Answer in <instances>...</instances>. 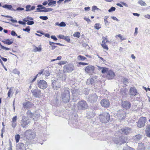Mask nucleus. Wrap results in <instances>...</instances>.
<instances>
[{"instance_id": "62", "label": "nucleus", "mask_w": 150, "mask_h": 150, "mask_svg": "<svg viewBox=\"0 0 150 150\" xmlns=\"http://www.w3.org/2000/svg\"><path fill=\"white\" fill-rule=\"evenodd\" d=\"M120 93L123 96H125L126 95L125 92L124 91H120Z\"/></svg>"}, {"instance_id": "17", "label": "nucleus", "mask_w": 150, "mask_h": 150, "mask_svg": "<svg viewBox=\"0 0 150 150\" xmlns=\"http://www.w3.org/2000/svg\"><path fill=\"white\" fill-rule=\"evenodd\" d=\"M23 105L25 109L28 110L32 108L33 106V104L29 102L28 101L23 103Z\"/></svg>"}, {"instance_id": "38", "label": "nucleus", "mask_w": 150, "mask_h": 150, "mask_svg": "<svg viewBox=\"0 0 150 150\" xmlns=\"http://www.w3.org/2000/svg\"><path fill=\"white\" fill-rule=\"evenodd\" d=\"M77 59L78 60H84L86 59V58L84 57L81 56V55H79Z\"/></svg>"}, {"instance_id": "14", "label": "nucleus", "mask_w": 150, "mask_h": 150, "mask_svg": "<svg viewBox=\"0 0 150 150\" xmlns=\"http://www.w3.org/2000/svg\"><path fill=\"white\" fill-rule=\"evenodd\" d=\"M115 76V74L114 72L110 70L107 72L106 77L108 79H113Z\"/></svg>"}, {"instance_id": "61", "label": "nucleus", "mask_w": 150, "mask_h": 150, "mask_svg": "<svg viewBox=\"0 0 150 150\" xmlns=\"http://www.w3.org/2000/svg\"><path fill=\"white\" fill-rule=\"evenodd\" d=\"M51 38L52 39H53L54 40H55V41L57 40V38L56 37V36H54V35L51 36Z\"/></svg>"}, {"instance_id": "52", "label": "nucleus", "mask_w": 150, "mask_h": 150, "mask_svg": "<svg viewBox=\"0 0 150 150\" xmlns=\"http://www.w3.org/2000/svg\"><path fill=\"white\" fill-rule=\"evenodd\" d=\"M115 8L113 7H112L110 8L108 10V12H110L112 11H114L115 10Z\"/></svg>"}, {"instance_id": "15", "label": "nucleus", "mask_w": 150, "mask_h": 150, "mask_svg": "<svg viewBox=\"0 0 150 150\" xmlns=\"http://www.w3.org/2000/svg\"><path fill=\"white\" fill-rule=\"evenodd\" d=\"M122 105L124 108L127 109L130 108L131 107V104L129 102L125 101L122 102Z\"/></svg>"}, {"instance_id": "44", "label": "nucleus", "mask_w": 150, "mask_h": 150, "mask_svg": "<svg viewBox=\"0 0 150 150\" xmlns=\"http://www.w3.org/2000/svg\"><path fill=\"white\" fill-rule=\"evenodd\" d=\"M23 30L24 31H26L28 33H29V31L30 30V28L29 26H28L27 27L23 29Z\"/></svg>"}, {"instance_id": "40", "label": "nucleus", "mask_w": 150, "mask_h": 150, "mask_svg": "<svg viewBox=\"0 0 150 150\" xmlns=\"http://www.w3.org/2000/svg\"><path fill=\"white\" fill-rule=\"evenodd\" d=\"M13 72L14 74L18 75H19L20 74V71L17 69H16L13 70Z\"/></svg>"}, {"instance_id": "6", "label": "nucleus", "mask_w": 150, "mask_h": 150, "mask_svg": "<svg viewBox=\"0 0 150 150\" xmlns=\"http://www.w3.org/2000/svg\"><path fill=\"white\" fill-rule=\"evenodd\" d=\"M31 92L32 93L33 96L35 98H40L42 95L40 90L37 87L34 89L31 90Z\"/></svg>"}, {"instance_id": "7", "label": "nucleus", "mask_w": 150, "mask_h": 150, "mask_svg": "<svg viewBox=\"0 0 150 150\" xmlns=\"http://www.w3.org/2000/svg\"><path fill=\"white\" fill-rule=\"evenodd\" d=\"M37 85L39 88L42 89H45L47 86V83L43 80L38 81Z\"/></svg>"}, {"instance_id": "45", "label": "nucleus", "mask_w": 150, "mask_h": 150, "mask_svg": "<svg viewBox=\"0 0 150 150\" xmlns=\"http://www.w3.org/2000/svg\"><path fill=\"white\" fill-rule=\"evenodd\" d=\"M24 9V8H23L22 7H18L16 9H15V11H23Z\"/></svg>"}, {"instance_id": "43", "label": "nucleus", "mask_w": 150, "mask_h": 150, "mask_svg": "<svg viewBox=\"0 0 150 150\" xmlns=\"http://www.w3.org/2000/svg\"><path fill=\"white\" fill-rule=\"evenodd\" d=\"M108 69L107 68H104V67H103L102 69L101 70V72L103 73H104L106 72H108Z\"/></svg>"}, {"instance_id": "63", "label": "nucleus", "mask_w": 150, "mask_h": 150, "mask_svg": "<svg viewBox=\"0 0 150 150\" xmlns=\"http://www.w3.org/2000/svg\"><path fill=\"white\" fill-rule=\"evenodd\" d=\"M104 22L105 25L107 26L108 25L109 22L107 21V20L104 19Z\"/></svg>"}, {"instance_id": "4", "label": "nucleus", "mask_w": 150, "mask_h": 150, "mask_svg": "<svg viewBox=\"0 0 150 150\" xmlns=\"http://www.w3.org/2000/svg\"><path fill=\"white\" fill-rule=\"evenodd\" d=\"M64 73H71L74 69V67L73 64L69 63L64 65L63 67Z\"/></svg>"}, {"instance_id": "42", "label": "nucleus", "mask_w": 150, "mask_h": 150, "mask_svg": "<svg viewBox=\"0 0 150 150\" xmlns=\"http://www.w3.org/2000/svg\"><path fill=\"white\" fill-rule=\"evenodd\" d=\"M56 3V1H52L49 2L48 4L49 6H52V5L55 4Z\"/></svg>"}, {"instance_id": "33", "label": "nucleus", "mask_w": 150, "mask_h": 150, "mask_svg": "<svg viewBox=\"0 0 150 150\" xmlns=\"http://www.w3.org/2000/svg\"><path fill=\"white\" fill-rule=\"evenodd\" d=\"M55 43L53 42H49V44L51 46L52 49L53 50L54 49L57 47L54 44Z\"/></svg>"}, {"instance_id": "37", "label": "nucleus", "mask_w": 150, "mask_h": 150, "mask_svg": "<svg viewBox=\"0 0 150 150\" xmlns=\"http://www.w3.org/2000/svg\"><path fill=\"white\" fill-rule=\"evenodd\" d=\"M94 27L97 29L98 30L101 27V25L99 23H96Z\"/></svg>"}, {"instance_id": "57", "label": "nucleus", "mask_w": 150, "mask_h": 150, "mask_svg": "<svg viewBox=\"0 0 150 150\" xmlns=\"http://www.w3.org/2000/svg\"><path fill=\"white\" fill-rule=\"evenodd\" d=\"M88 81H90L91 84H93L94 82V80L93 78H89L88 79Z\"/></svg>"}, {"instance_id": "1", "label": "nucleus", "mask_w": 150, "mask_h": 150, "mask_svg": "<svg viewBox=\"0 0 150 150\" xmlns=\"http://www.w3.org/2000/svg\"><path fill=\"white\" fill-rule=\"evenodd\" d=\"M62 101L64 103H67L69 101L70 99V95L68 88H66L64 89V91L62 93Z\"/></svg>"}, {"instance_id": "10", "label": "nucleus", "mask_w": 150, "mask_h": 150, "mask_svg": "<svg viewBox=\"0 0 150 150\" xmlns=\"http://www.w3.org/2000/svg\"><path fill=\"white\" fill-rule=\"evenodd\" d=\"M21 121V125L23 128L26 127V126L28 125L30 122V120L24 116L22 117V119Z\"/></svg>"}, {"instance_id": "48", "label": "nucleus", "mask_w": 150, "mask_h": 150, "mask_svg": "<svg viewBox=\"0 0 150 150\" xmlns=\"http://www.w3.org/2000/svg\"><path fill=\"white\" fill-rule=\"evenodd\" d=\"M80 33L79 32H77L74 35V36L78 38L80 37Z\"/></svg>"}, {"instance_id": "13", "label": "nucleus", "mask_w": 150, "mask_h": 150, "mask_svg": "<svg viewBox=\"0 0 150 150\" xmlns=\"http://www.w3.org/2000/svg\"><path fill=\"white\" fill-rule=\"evenodd\" d=\"M100 103L102 106L104 108H108L110 105L109 100L106 99H103Z\"/></svg>"}, {"instance_id": "20", "label": "nucleus", "mask_w": 150, "mask_h": 150, "mask_svg": "<svg viewBox=\"0 0 150 150\" xmlns=\"http://www.w3.org/2000/svg\"><path fill=\"white\" fill-rule=\"evenodd\" d=\"M58 37L61 39L64 40L69 42L70 41V40L69 36H65L64 35H59Z\"/></svg>"}, {"instance_id": "3", "label": "nucleus", "mask_w": 150, "mask_h": 150, "mask_svg": "<svg viewBox=\"0 0 150 150\" xmlns=\"http://www.w3.org/2000/svg\"><path fill=\"white\" fill-rule=\"evenodd\" d=\"M99 119L100 122L104 123L108 122L110 119V116L108 113L105 112L99 115Z\"/></svg>"}, {"instance_id": "41", "label": "nucleus", "mask_w": 150, "mask_h": 150, "mask_svg": "<svg viewBox=\"0 0 150 150\" xmlns=\"http://www.w3.org/2000/svg\"><path fill=\"white\" fill-rule=\"evenodd\" d=\"M31 7V5H28L26 6L25 8L26 9L25 11H30V8Z\"/></svg>"}, {"instance_id": "29", "label": "nucleus", "mask_w": 150, "mask_h": 150, "mask_svg": "<svg viewBox=\"0 0 150 150\" xmlns=\"http://www.w3.org/2000/svg\"><path fill=\"white\" fill-rule=\"evenodd\" d=\"M35 47V48L33 50V51L34 52H40L42 50V48L41 47H39V48L35 46H34Z\"/></svg>"}, {"instance_id": "35", "label": "nucleus", "mask_w": 150, "mask_h": 150, "mask_svg": "<svg viewBox=\"0 0 150 150\" xmlns=\"http://www.w3.org/2000/svg\"><path fill=\"white\" fill-rule=\"evenodd\" d=\"M27 114L29 117H32L34 115L29 110H28L27 112Z\"/></svg>"}, {"instance_id": "47", "label": "nucleus", "mask_w": 150, "mask_h": 150, "mask_svg": "<svg viewBox=\"0 0 150 150\" xmlns=\"http://www.w3.org/2000/svg\"><path fill=\"white\" fill-rule=\"evenodd\" d=\"M117 36L118 37L122 40H125L126 39V38H123L121 34L117 35L115 36V37Z\"/></svg>"}, {"instance_id": "19", "label": "nucleus", "mask_w": 150, "mask_h": 150, "mask_svg": "<svg viewBox=\"0 0 150 150\" xmlns=\"http://www.w3.org/2000/svg\"><path fill=\"white\" fill-rule=\"evenodd\" d=\"M122 132L125 134H127L131 132V129L129 128L125 127L121 129Z\"/></svg>"}, {"instance_id": "64", "label": "nucleus", "mask_w": 150, "mask_h": 150, "mask_svg": "<svg viewBox=\"0 0 150 150\" xmlns=\"http://www.w3.org/2000/svg\"><path fill=\"white\" fill-rule=\"evenodd\" d=\"M96 9H99L98 8H97V6H94L92 7V11H95Z\"/></svg>"}, {"instance_id": "32", "label": "nucleus", "mask_w": 150, "mask_h": 150, "mask_svg": "<svg viewBox=\"0 0 150 150\" xmlns=\"http://www.w3.org/2000/svg\"><path fill=\"white\" fill-rule=\"evenodd\" d=\"M40 115L36 113H35L34 114L33 116V120H36L38 119V118L40 117Z\"/></svg>"}, {"instance_id": "50", "label": "nucleus", "mask_w": 150, "mask_h": 150, "mask_svg": "<svg viewBox=\"0 0 150 150\" xmlns=\"http://www.w3.org/2000/svg\"><path fill=\"white\" fill-rule=\"evenodd\" d=\"M40 18L44 20H46L48 19V17L47 16H40Z\"/></svg>"}, {"instance_id": "12", "label": "nucleus", "mask_w": 150, "mask_h": 150, "mask_svg": "<svg viewBox=\"0 0 150 150\" xmlns=\"http://www.w3.org/2000/svg\"><path fill=\"white\" fill-rule=\"evenodd\" d=\"M94 69L95 68L94 66L89 65L85 67V70L86 73L91 74L94 72Z\"/></svg>"}, {"instance_id": "39", "label": "nucleus", "mask_w": 150, "mask_h": 150, "mask_svg": "<svg viewBox=\"0 0 150 150\" xmlns=\"http://www.w3.org/2000/svg\"><path fill=\"white\" fill-rule=\"evenodd\" d=\"M1 48L2 49L6 50H9L10 49L9 48H7L3 46L1 43L0 44Z\"/></svg>"}, {"instance_id": "56", "label": "nucleus", "mask_w": 150, "mask_h": 150, "mask_svg": "<svg viewBox=\"0 0 150 150\" xmlns=\"http://www.w3.org/2000/svg\"><path fill=\"white\" fill-rule=\"evenodd\" d=\"M11 35L13 36H17V34L16 32L13 30H12L11 32Z\"/></svg>"}, {"instance_id": "46", "label": "nucleus", "mask_w": 150, "mask_h": 150, "mask_svg": "<svg viewBox=\"0 0 150 150\" xmlns=\"http://www.w3.org/2000/svg\"><path fill=\"white\" fill-rule=\"evenodd\" d=\"M67 61H60L59 63H58V65H61L62 64H66L67 63Z\"/></svg>"}, {"instance_id": "31", "label": "nucleus", "mask_w": 150, "mask_h": 150, "mask_svg": "<svg viewBox=\"0 0 150 150\" xmlns=\"http://www.w3.org/2000/svg\"><path fill=\"white\" fill-rule=\"evenodd\" d=\"M138 3L142 6H146V4L145 2L142 0H139L138 1Z\"/></svg>"}, {"instance_id": "58", "label": "nucleus", "mask_w": 150, "mask_h": 150, "mask_svg": "<svg viewBox=\"0 0 150 150\" xmlns=\"http://www.w3.org/2000/svg\"><path fill=\"white\" fill-rule=\"evenodd\" d=\"M10 147L8 149V150H12V146L11 145V142L10 141L9 142Z\"/></svg>"}, {"instance_id": "49", "label": "nucleus", "mask_w": 150, "mask_h": 150, "mask_svg": "<svg viewBox=\"0 0 150 150\" xmlns=\"http://www.w3.org/2000/svg\"><path fill=\"white\" fill-rule=\"evenodd\" d=\"M146 135L148 137H150V131L149 130H146Z\"/></svg>"}, {"instance_id": "51", "label": "nucleus", "mask_w": 150, "mask_h": 150, "mask_svg": "<svg viewBox=\"0 0 150 150\" xmlns=\"http://www.w3.org/2000/svg\"><path fill=\"white\" fill-rule=\"evenodd\" d=\"M45 74L46 76H49L50 74V73L48 71H46L44 73Z\"/></svg>"}, {"instance_id": "59", "label": "nucleus", "mask_w": 150, "mask_h": 150, "mask_svg": "<svg viewBox=\"0 0 150 150\" xmlns=\"http://www.w3.org/2000/svg\"><path fill=\"white\" fill-rule=\"evenodd\" d=\"M107 36H106L105 37H102L103 39L104 40H105L106 42H109V41L107 40Z\"/></svg>"}, {"instance_id": "11", "label": "nucleus", "mask_w": 150, "mask_h": 150, "mask_svg": "<svg viewBox=\"0 0 150 150\" xmlns=\"http://www.w3.org/2000/svg\"><path fill=\"white\" fill-rule=\"evenodd\" d=\"M88 99L89 101L93 103L97 100L98 96L95 93L92 94L88 96Z\"/></svg>"}, {"instance_id": "9", "label": "nucleus", "mask_w": 150, "mask_h": 150, "mask_svg": "<svg viewBox=\"0 0 150 150\" xmlns=\"http://www.w3.org/2000/svg\"><path fill=\"white\" fill-rule=\"evenodd\" d=\"M87 107L86 102L84 100H81L78 103V108L79 110H84Z\"/></svg>"}, {"instance_id": "55", "label": "nucleus", "mask_w": 150, "mask_h": 150, "mask_svg": "<svg viewBox=\"0 0 150 150\" xmlns=\"http://www.w3.org/2000/svg\"><path fill=\"white\" fill-rule=\"evenodd\" d=\"M12 93V91L11 90V88L10 89L8 92V96L9 97H10V95L11 93Z\"/></svg>"}, {"instance_id": "22", "label": "nucleus", "mask_w": 150, "mask_h": 150, "mask_svg": "<svg viewBox=\"0 0 150 150\" xmlns=\"http://www.w3.org/2000/svg\"><path fill=\"white\" fill-rule=\"evenodd\" d=\"M17 119V117L16 116L14 117L12 119V126L13 128H15L16 125V120Z\"/></svg>"}, {"instance_id": "18", "label": "nucleus", "mask_w": 150, "mask_h": 150, "mask_svg": "<svg viewBox=\"0 0 150 150\" xmlns=\"http://www.w3.org/2000/svg\"><path fill=\"white\" fill-rule=\"evenodd\" d=\"M3 8L6 9L10 11H15V9L13 8V6L9 4H5L1 6Z\"/></svg>"}, {"instance_id": "5", "label": "nucleus", "mask_w": 150, "mask_h": 150, "mask_svg": "<svg viewBox=\"0 0 150 150\" xmlns=\"http://www.w3.org/2000/svg\"><path fill=\"white\" fill-rule=\"evenodd\" d=\"M52 86L53 89L58 90L61 88L60 80L59 79L55 78L52 80Z\"/></svg>"}, {"instance_id": "27", "label": "nucleus", "mask_w": 150, "mask_h": 150, "mask_svg": "<svg viewBox=\"0 0 150 150\" xmlns=\"http://www.w3.org/2000/svg\"><path fill=\"white\" fill-rule=\"evenodd\" d=\"M53 10V9L51 8H46L45 7L44 9L41 10H39L36 11L35 12H47L49 11H51Z\"/></svg>"}, {"instance_id": "53", "label": "nucleus", "mask_w": 150, "mask_h": 150, "mask_svg": "<svg viewBox=\"0 0 150 150\" xmlns=\"http://www.w3.org/2000/svg\"><path fill=\"white\" fill-rule=\"evenodd\" d=\"M66 25V24L64 22H62L60 23L59 26L65 27Z\"/></svg>"}, {"instance_id": "26", "label": "nucleus", "mask_w": 150, "mask_h": 150, "mask_svg": "<svg viewBox=\"0 0 150 150\" xmlns=\"http://www.w3.org/2000/svg\"><path fill=\"white\" fill-rule=\"evenodd\" d=\"M73 96L74 97V99H78L79 98L78 96L79 95V93H78V92L77 91H73L72 92Z\"/></svg>"}, {"instance_id": "34", "label": "nucleus", "mask_w": 150, "mask_h": 150, "mask_svg": "<svg viewBox=\"0 0 150 150\" xmlns=\"http://www.w3.org/2000/svg\"><path fill=\"white\" fill-rule=\"evenodd\" d=\"M37 7L38 8H37L36 9L37 10H39L40 9H44L45 8V6H43L42 5H38Z\"/></svg>"}, {"instance_id": "28", "label": "nucleus", "mask_w": 150, "mask_h": 150, "mask_svg": "<svg viewBox=\"0 0 150 150\" xmlns=\"http://www.w3.org/2000/svg\"><path fill=\"white\" fill-rule=\"evenodd\" d=\"M105 43L106 42L105 40H103L102 41L101 46L104 49L108 50V47L106 45Z\"/></svg>"}, {"instance_id": "36", "label": "nucleus", "mask_w": 150, "mask_h": 150, "mask_svg": "<svg viewBox=\"0 0 150 150\" xmlns=\"http://www.w3.org/2000/svg\"><path fill=\"white\" fill-rule=\"evenodd\" d=\"M20 138V136L19 134L16 135L15 136V139L16 142L18 143L19 141Z\"/></svg>"}, {"instance_id": "8", "label": "nucleus", "mask_w": 150, "mask_h": 150, "mask_svg": "<svg viewBox=\"0 0 150 150\" xmlns=\"http://www.w3.org/2000/svg\"><path fill=\"white\" fill-rule=\"evenodd\" d=\"M146 120V117H141L137 122V126L139 127H142L144 126Z\"/></svg>"}, {"instance_id": "60", "label": "nucleus", "mask_w": 150, "mask_h": 150, "mask_svg": "<svg viewBox=\"0 0 150 150\" xmlns=\"http://www.w3.org/2000/svg\"><path fill=\"white\" fill-rule=\"evenodd\" d=\"M84 19L86 20L88 23H89L91 22V21L88 18H84Z\"/></svg>"}, {"instance_id": "24", "label": "nucleus", "mask_w": 150, "mask_h": 150, "mask_svg": "<svg viewBox=\"0 0 150 150\" xmlns=\"http://www.w3.org/2000/svg\"><path fill=\"white\" fill-rule=\"evenodd\" d=\"M2 42L6 44L10 45L13 42V41H11L9 39H7L4 40H2Z\"/></svg>"}, {"instance_id": "16", "label": "nucleus", "mask_w": 150, "mask_h": 150, "mask_svg": "<svg viewBox=\"0 0 150 150\" xmlns=\"http://www.w3.org/2000/svg\"><path fill=\"white\" fill-rule=\"evenodd\" d=\"M129 95L132 96H134L137 94V90L134 87H131L129 91Z\"/></svg>"}, {"instance_id": "54", "label": "nucleus", "mask_w": 150, "mask_h": 150, "mask_svg": "<svg viewBox=\"0 0 150 150\" xmlns=\"http://www.w3.org/2000/svg\"><path fill=\"white\" fill-rule=\"evenodd\" d=\"M34 22L33 21H28L27 23V24L28 25H32L33 24H34Z\"/></svg>"}, {"instance_id": "25", "label": "nucleus", "mask_w": 150, "mask_h": 150, "mask_svg": "<svg viewBox=\"0 0 150 150\" xmlns=\"http://www.w3.org/2000/svg\"><path fill=\"white\" fill-rule=\"evenodd\" d=\"M145 146L144 144L141 143L139 144L138 146L137 150H145Z\"/></svg>"}, {"instance_id": "2", "label": "nucleus", "mask_w": 150, "mask_h": 150, "mask_svg": "<svg viewBox=\"0 0 150 150\" xmlns=\"http://www.w3.org/2000/svg\"><path fill=\"white\" fill-rule=\"evenodd\" d=\"M24 137L28 140H32L36 136V134L32 130H27L23 134Z\"/></svg>"}, {"instance_id": "21", "label": "nucleus", "mask_w": 150, "mask_h": 150, "mask_svg": "<svg viewBox=\"0 0 150 150\" xmlns=\"http://www.w3.org/2000/svg\"><path fill=\"white\" fill-rule=\"evenodd\" d=\"M17 149L18 150H25V148L23 143H18L17 146Z\"/></svg>"}, {"instance_id": "23", "label": "nucleus", "mask_w": 150, "mask_h": 150, "mask_svg": "<svg viewBox=\"0 0 150 150\" xmlns=\"http://www.w3.org/2000/svg\"><path fill=\"white\" fill-rule=\"evenodd\" d=\"M118 113H121V115H118V116L119 117V119H123L125 118V113L122 110H120L118 112Z\"/></svg>"}, {"instance_id": "30", "label": "nucleus", "mask_w": 150, "mask_h": 150, "mask_svg": "<svg viewBox=\"0 0 150 150\" xmlns=\"http://www.w3.org/2000/svg\"><path fill=\"white\" fill-rule=\"evenodd\" d=\"M142 136L140 134H138L135 136L134 138V140L136 141H138L140 140L142 138Z\"/></svg>"}]
</instances>
